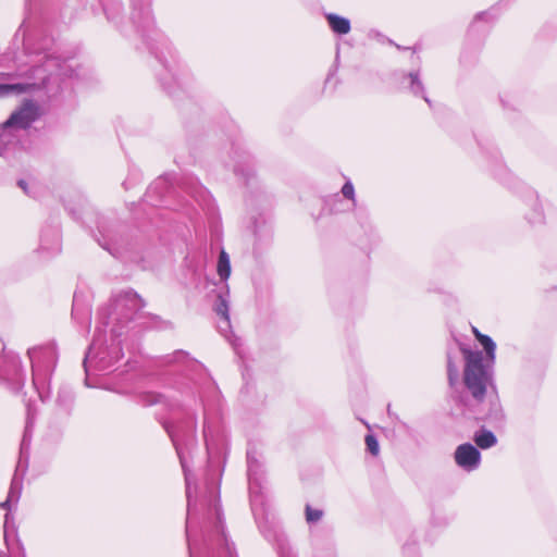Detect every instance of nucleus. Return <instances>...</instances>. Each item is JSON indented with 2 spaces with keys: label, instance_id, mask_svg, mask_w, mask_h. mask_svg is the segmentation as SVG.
I'll return each instance as SVG.
<instances>
[{
  "label": "nucleus",
  "instance_id": "f257e3e1",
  "mask_svg": "<svg viewBox=\"0 0 557 557\" xmlns=\"http://www.w3.org/2000/svg\"><path fill=\"white\" fill-rule=\"evenodd\" d=\"M39 116L38 107L27 101L0 125V156L18 143L25 132Z\"/></svg>",
  "mask_w": 557,
  "mask_h": 557
},
{
  "label": "nucleus",
  "instance_id": "f03ea898",
  "mask_svg": "<svg viewBox=\"0 0 557 557\" xmlns=\"http://www.w3.org/2000/svg\"><path fill=\"white\" fill-rule=\"evenodd\" d=\"M461 351L466 360L465 383L473 397L481 399L488 382V371L483 364V356L480 351H472L465 347Z\"/></svg>",
  "mask_w": 557,
  "mask_h": 557
},
{
  "label": "nucleus",
  "instance_id": "7ed1b4c3",
  "mask_svg": "<svg viewBox=\"0 0 557 557\" xmlns=\"http://www.w3.org/2000/svg\"><path fill=\"white\" fill-rule=\"evenodd\" d=\"M456 463L467 471L476 469L481 461L479 450L471 444H462L455 451Z\"/></svg>",
  "mask_w": 557,
  "mask_h": 557
},
{
  "label": "nucleus",
  "instance_id": "20e7f679",
  "mask_svg": "<svg viewBox=\"0 0 557 557\" xmlns=\"http://www.w3.org/2000/svg\"><path fill=\"white\" fill-rule=\"evenodd\" d=\"M331 29L339 35H346L350 32V22L348 18L339 16L334 13L325 15Z\"/></svg>",
  "mask_w": 557,
  "mask_h": 557
},
{
  "label": "nucleus",
  "instance_id": "39448f33",
  "mask_svg": "<svg viewBox=\"0 0 557 557\" xmlns=\"http://www.w3.org/2000/svg\"><path fill=\"white\" fill-rule=\"evenodd\" d=\"M472 332H473L475 338L480 342V344L485 349L487 360L491 363H493L494 359H495V349H496L495 343L492 341V338L490 336L482 334L475 326H472Z\"/></svg>",
  "mask_w": 557,
  "mask_h": 557
},
{
  "label": "nucleus",
  "instance_id": "423d86ee",
  "mask_svg": "<svg viewBox=\"0 0 557 557\" xmlns=\"http://www.w3.org/2000/svg\"><path fill=\"white\" fill-rule=\"evenodd\" d=\"M473 440L475 444L482 449L490 448L497 442L495 435L487 430H481L480 432H476Z\"/></svg>",
  "mask_w": 557,
  "mask_h": 557
},
{
  "label": "nucleus",
  "instance_id": "0eeeda50",
  "mask_svg": "<svg viewBox=\"0 0 557 557\" xmlns=\"http://www.w3.org/2000/svg\"><path fill=\"white\" fill-rule=\"evenodd\" d=\"M218 274L220 275V278H228L231 275V263L228 255L222 250L219 256L218 260Z\"/></svg>",
  "mask_w": 557,
  "mask_h": 557
},
{
  "label": "nucleus",
  "instance_id": "6e6552de",
  "mask_svg": "<svg viewBox=\"0 0 557 557\" xmlns=\"http://www.w3.org/2000/svg\"><path fill=\"white\" fill-rule=\"evenodd\" d=\"M29 86L27 84H0V98L12 94H23Z\"/></svg>",
  "mask_w": 557,
  "mask_h": 557
},
{
  "label": "nucleus",
  "instance_id": "1a4fd4ad",
  "mask_svg": "<svg viewBox=\"0 0 557 557\" xmlns=\"http://www.w3.org/2000/svg\"><path fill=\"white\" fill-rule=\"evenodd\" d=\"M409 78H410V89H411V91L414 95H423L424 87H423L422 82L419 78L418 73H410L409 74Z\"/></svg>",
  "mask_w": 557,
  "mask_h": 557
},
{
  "label": "nucleus",
  "instance_id": "9d476101",
  "mask_svg": "<svg viewBox=\"0 0 557 557\" xmlns=\"http://www.w3.org/2000/svg\"><path fill=\"white\" fill-rule=\"evenodd\" d=\"M215 311L223 319L225 327H228V307L225 299L220 298V302L216 305Z\"/></svg>",
  "mask_w": 557,
  "mask_h": 557
},
{
  "label": "nucleus",
  "instance_id": "9b49d317",
  "mask_svg": "<svg viewBox=\"0 0 557 557\" xmlns=\"http://www.w3.org/2000/svg\"><path fill=\"white\" fill-rule=\"evenodd\" d=\"M366 444H367L368 450L372 455L376 456L379 454L380 446H379V443H377L376 438L373 435H367Z\"/></svg>",
  "mask_w": 557,
  "mask_h": 557
},
{
  "label": "nucleus",
  "instance_id": "f8f14e48",
  "mask_svg": "<svg viewBox=\"0 0 557 557\" xmlns=\"http://www.w3.org/2000/svg\"><path fill=\"white\" fill-rule=\"evenodd\" d=\"M342 193L346 198L351 199V200L355 199V188L350 182H346L344 184V186L342 188Z\"/></svg>",
  "mask_w": 557,
  "mask_h": 557
},
{
  "label": "nucleus",
  "instance_id": "ddd939ff",
  "mask_svg": "<svg viewBox=\"0 0 557 557\" xmlns=\"http://www.w3.org/2000/svg\"><path fill=\"white\" fill-rule=\"evenodd\" d=\"M306 516L309 522H315L320 520V518L322 517V512L320 510H313L310 507H307Z\"/></svg>",
  "mask_w": 557,
  "mask_h": 557
},
{
  "label": "nucleus",
  "instance_id": "4468645a",
  "mask_svg": "<svg viewBox=\"0 0 557 557\" xmlns=\"http://www.w3.org/2000/svg\"><path fill=\"white\" fill-rule=\"evenodd\" d=\"M457 377H458L457 369L449 361L448 362V379H449L450 385L454 384V382L457 380Z\"/></svg>",
  "mask_w": 557,
  "mask_h": 557
},
{
  "label": "nucleus",
  "instance_id": "2eb2a0df",
  "mask_svg": "<svg viewBox=\"0 0 557 557\" xmlns=\"http://www.w3.org/2000/svg\"><path fill=\"white\" fill-rule=\"evenodd\" d=\"M13 484H15V482H13ZM13 493H14V485H12V487H11L8 499L3 504H1L2 507H5L11 502V499L13 497Z\"/></svg>",
  "mask_w": 557,
  "mask_h": 557
},
{
  "label": "nucleus",
  "instance_id": "dca6fc26",
  "mask_svg": "<svg viewBox=\"0 0 557 557\" xmlns=\"http://www.w3.org/2000/svg\"><path fill=\"white\" fill-rule=\"evenodd\" d=\"M18 186L26 193V194H29L28 189H27V185H26V182L21 180L18 181Z\"/></svg>",
  "mask_w": 557,
  "mask_h": 557
},
{
  "label": "nucleus",
  "instance_id": "f3484780",
  "mask_svg": "<svg viewBox=\"0 0 557 557\" xmlns=\"http://www.w3.org/2000/svg\"><path fill=\"white\" fill-rule=\"evenodd\" d=\"M423 98H424V100H425L428 103H430V100H429V98H428L426 96H424V95H423Z\"/></svg>",
  "mask_w": 557,
  "mask_h": 557
}]
</instances>
